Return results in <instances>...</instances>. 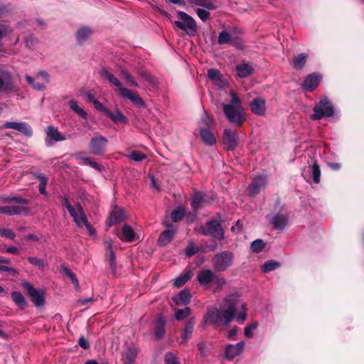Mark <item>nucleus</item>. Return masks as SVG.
I'll return each mask as SVG.
<instances>
[{
    "instance_id": "1",
    "label": "nucleus",
    "mask_w": 364,
    "mask_h": 364,
    "mask_svg": "<svg viewBox=\"0 0 364 364\" xmlns=\"http://www.w3.org/2000/svg\"><path fill=\"white\" fill-rule=\"evenodd\" d=\"M227 308L220 310L217 308L208 309L207 314L203 317L204 324L210 323L216 326L222 322L224 325H228L234 318L238 323H243L247 318V308L245 303L238 304V296L231 294L225 299Z\"/></svg>"
},
{
    "instance_id": "2",
    "label": "nucleus",
    "mask_w": 364,
    "mask_h": 364,
    "mask_svg": "<svg viewBox=\"0 0 364 364\" xmlns=\"http://www.w3.org/2000/svg\"><path fill=\"white\" fill-rule=\"evenodd\" d=\"M230 102L223 105V112L230 123L240 127L247 119L246 114L237 95L235 92L230 91Z\"/></svg>"
},
{
    "instance_id": "3",
    "label": "nucleus",
    "mask_w": 364,
    "mask_h": 364,
    "mask_svg": "<svg viewBox=\"0 0 364 364\" xmlns=\"http://www.w3.org/2000/svg\"><path fill=\"white\" fill-rule=\"evenodd\" d=\"M101 76L107 80L110 84L117 87L119 95L124 99H129L132 104L139 108H144L146 104L142 98L134 92L124 87L119 81L112 73L106 68L102 69L100 72Z\"/></svg>"
},
{
    "instance_id": "4",
    "label": "nucleus",
    "mask_w": 364,
    "mask_h": 364,
    "mask_svg": "<svg viewBox=\"0 0 364 364\" xmlns=\"http://www.w3.org/2000/svg\"><path fill=\"white\" fill-rule=\"evenodd\" d=\"M177 15L179 20L174 21L173 24L185 31L188 35L193 36L197 31V24L194 18L181 11H178Z\"/></svg>"
},
{
    "instance_id": "5",
    "label": "nucleus",
    "mask_w": 364,
    "mask_h": 364,
    "mask_svg": "<svg viewBox=\"0 0 364 364\" xmlns=\"http://www.w3.org/2000/svg\"><path fill=\"white\" fill-rule=\"evenodd\" d=\"M234 258L231 251H222L213 258V265L218 272H223L233 264Z\"/></svg>"
},
{
    "instance_id": "6",
    "label": "nucleus",
    "mask_w": 364,
    "mask_h": 364,
    "mask_svg": "<svg viewBox=\"0 0 364 364\" xmlns=\"http://www.w3.org/2000/svg\"><path fill=\"white\" fill-rule=\"evenodd\" d=\"M212 124V120L209 116L204 114L200 122V136L202 141L207 145L212 146L216 142L215 135L210 132V127Z\"/></svg>"
},
{
    "instance_id": "7",
    "label": "nucleus",
    "mask_w": 364,
    "mask_h": 364,
    "mask_svg": "<svg viewBox=\"0 0 364 364\" xmlns=\"http://www.w3.org/2000/svg\"><path fill=\"white\" fill-rule=\"evenodd\" d=\"M314 114L311 115L313 119H320L323 117H328L333 115L334 109L331 102L327 99L321 100L314 108Z\"/></svg>"
},
{
    "instance_id": "8",
    "label": "nucleus",
    "mask_w": 364,
    "mask_h": 364,
    "mask_svg": "<svg viewBox=\"0 0 364 364\" xmlns=\"http://www.w3.org/2000/svg\"><path fill=\"white\" fill-rule=\"evenodd\" d=\"M201 233L204 235H210L218 240L224 237V231L220 223L216 220H210L201 227Z\"/></svg>"
},
{
    "instance_id": "9",
    "label": "nucleus",
    "mask_w": 364,
    "mask_h": 364,
    "mask_svg": "<svg viewBox=\"0 0 364 364\" xmlns=\"http://www.w3.org/2000/svg\"><path fill=\"white\" fill-rule=\"evenodd\" d=\"M24 289L31 301L37 307L41 308L45 304V291L43 289H36L31 284L24 282Z\"/></svg>"
},
{
    "instance_id": "10",
    "label": "nucleus",
    "mask_w": 364,
    "mask_h": 364,
    "mask_svg": "<svg viewBox=\"0 0 364 364\" xmlns=\"http://www.w3.org/2000/svg\"><path fill=\"white\" fill-rule=\"evenodd\" d=\"M107 139L101 135H95L91 138L89 148L94 155L101 156L105 151L107 145Z\"/></svg>"
},
{
    "instance_id": "11",
    "label": "nucleus",
    "mask_w": 364,
    "mask_h": 364,
    "mask_svg": "<svg viewBox=\"0 0 364 364\" xmlns=\"http://www.w3.org/2000/svg\"><path fill=\"white\" fill-rule=\"evenodd\" d=\"M45 132L46 134L45 142L48 146H52L55 142L63 141L66 139L65 136L54 126H48Z\"/></svg>"
},
{
    "instance_id": "12",
    "label": "nucleus",
    "mask_w": 364,
    "mask_h": 364,
    "mask_svg": "<svg viewBox=\"0 0 364 364\" xmlns=\"http://www.w3.org/2000/svg\"><path fill=\"white\" fill-rule=\"evenodd\" d=\"M223 144L228 150H233L238 144L236 132L230 129H225L223 136Z\"/></svg>"
},
{
    "instance_id": "13",
    "label": "nucleus",
    "mask_w": 364,
    "mask_h": 364,
    "mask_svg": "<svg viewBox=\"0 0 364 364\" xmlns=\"http://www.w3.org/2000/svg\"><path fill=\"white\" fill-rule=\"evenodd\" d=\"M267 218L270 221L274 228L277 230H283L287 224L288 215L284 213H277L273 215H267Z\"/></svg>"
},
{
    "instance_id": "14",
    "label": "nucleus",
    "mask_w": 364,
    "mask_h": 364,
    "mask_svg": "<svg viewBox=\"0 0 364 364\" xmlns=\"http://www.w3.org/2000/svg\"><path fill=\"white\" fill-rule=\"evenodd\" d=\"M322 79L319 73H312L309 75L302 83V87L306 91H312L317 87Z\"/></svg>"
},
{
    "instance_id": "15",
    "label": "nucleus",
    "mask_w": 364,
    "mask_h": 364,
    "mask_svg": "<svg viewBox=\"0 0 364 364\" xmlns=\"http://www.w3.org/2000/svg\"><path fill=\"white\" fill-rule=\"evenodd\" d=\"M69 213L77 227L83 226V223L87 222V216L82 207L79 203H77L73 211Z\"/></svg>"
},
{
    "instance_id": "16",
    "label": "nucleus",
    "mask_w": 364,
    "mask_h": 364,
    "mask_svg": "<svg viewBox=\"0 0 364 364\" xmlns=\"http://www.w3.org/2000/svg\"><path fill=\"white\" fill-rule=\"evenodd\" d=\"M251 111L258 116H263L266 112V101L264 98L258 97L255 98L250 103Z\"/></svg>"
},
{
    "instance_id": "17",
    "label": "nucleus",
    "mask_w": 364,
    "mask_h": 364,
    "mask_svg": "<svg viewBox=\"0 0 364 364\" xmlns=\"http://www.w3.org/2000/svg\"><path fill=\"white\" fill-rule=\"evenodd\" d=\"M267 184L266 177L259 176L255 178L252 183L249 186L248 190L252 196H255L264 189Z\"/></svg>"
},
{
    "instance_id": "18",
    "label": "nucleus",
    "mask_w": 364,
    "mask_h": 364,
    "mask_svg": "<svg viewBox=\"0 0 364 364\" xmlns=\"http://www.w3.org/2000/svg\"><path fill=\"white\" fill-rule=\"evenodd\" d=\"M245 342L240 341L235 345L229 344L226 346L225 354L228 359H232L240 355L244 350Z\"/></svg>"
},
{
    "instance_id": "19",
    "label": "nucleus",
    "mask_w": 364,
    "mask_h": 364,
    "mask_svg": "<svg viewBox=\"0 0 364 364\" xmlns=\"http://www.w3.org/2000/svg\"><path fill=\"white\" fill-rule=\"evenodd\" d=\"M235 72L238 77L245 78L252 74L253 67L250 63L242 62L236 65Z\"/></svg>"
},
{
    "instance_id": "20",
    "label": "nucleus",
    "mask_w": 364,
    "mask_h": 364,
    "mask_svg": "<svg viewBox=\"0 0 364 364\" xmlns=\"http://www.w3.org/2000/svg\"><path fill=\"white\" fill-rule=\"evenodd\" d=\"M124 211L121 208L116 207L110 213L109 218L106 223L107 225L110 227L122 222L124 220Z\"/></svg>"
},
{
    "instance_id": "21",
    "label": "nucleus",
    "mask_w": 364,
    "mask_h": 364,
    "mask_svg": "<svg viewBox=\"0 0 364 364\" xmlns=\"http://www.w3.org/2000/svg\"><path fill=\"white\" fill-rule=\"evenodd\" d=\"M164 225L167 227V230L164 231L159 237L158 244L160 246H165L169 243L175 235V231L172 225L165 223Z\"/></svg>"
},
{
    "instance_id": "22",
    "label": "nucleus",
    "mask_w": 364,
    "mask_h": 364,
    "mask_svg": "<svg viewBox=\"0 0 364 364\" xmlns=\"http://www.w3.org/2000/svg\"><path fill=\"white\" fill-rule=\"evenodd\" d=\"M197 278L201 285H207L213 281L215 273L210 269H203L198 272Z\"/></svg>"
},
{
    "instance_id": "23",
    "label": "nucleus",
    "mask_w": 364,
    "mask_h": 364,
    "mask_svg": "<svg viewBox=\"0 0 364 364\" xmlns=\"http://www.w3.org/2000/svg\"><path fill=\"white\" fill-rule=\"evenodd\" d=\"M191 295L188 289L181 290L177 295L173 297L176 305H186L191 301Z\"/></svg>"
},
{
    "instance_id": "24",
    "label": "nucleus",
    "mask_w": 364,
    "mask_h": 364,
    "mask_svg": "<svg viewBox=\"0 0 364 364\" xmlns=\"http://www.w3.org/2000/svg\"><path fill=\"white\" fill-rule=\"evenodd\" d=\"M138 353V348L135 346L127 348L123 355V363L134 364Z\"/></svg>"
},
{
    "instance_id": "25",
    "label": "nucleus",
    "mask_w": 364,
    "mask_h": 364,
    "mask_svg": "<svg viewBox=\"0 0 364 364\" xmlns=\"http://www.w3.org/2000/svg\"><path fill=\"white\" fill-rule=\"evenodd\" d=\"M119 237L124 241L132 242L134 240L135 232L130 225H124L122 229V236Z\"/></svg>"
},
{
    "instance_id": "26",
    "label": "nucleus",
    "mask_w": 364,
    "mask_h": 364,
    "mask_svg": "<svg viewBox=\"0 0 364 364\" xmlns=\"http://www.w3.org/2000/svg\"><path fill=\"white\" fill-rule=\"evenodd\" d=\"M107 116H108L116 124H127L128 122L127 118L119 109H116L113 112L109 110Z\"/></svg>"
},
{
    "instance_id": "27",
    "label": "nucleus",
    "mask_w": 364,
    "mask_h": 364,
    "mask_svg": "<svg viewBox=\"0 0 364 364\" xmlns=\"http://www.w3.org/2000/svg\"><path fill=\"white\" fill-rule=\"evenodd\" d=\"M188 1L192 5L202 6L208 10H215L218 7L213 0H188Z\"/></svg>"
},
{
    "instance_id": "28",
    "label": "nucleus",
    "mask_w": 364,
    "mask_h": 364,
    "mask_svg": "<svg viewBox=\"0 0 364 364\" xmlns=\"http://www.w3.org/2000/svg\"><path fill=\"white\" fill-rule=\"evenodd\" d=\"M93 33V31L91 28L87 26H82L80 27L77 33H76V38L79 43H81L88 38H90Z\"/></svg>"
},
{
    "instance_id": "29",
    "label": "nucleus",
    "mask_w": 364,
    "mask_h": 364,
    "mask_svg": "<svg viewBox=\"0 0 364 364\" xmlns=\"http://www.w3.org/2000/svg\"><path fill=\"white\" fill-rule=\"evenodd\" d=\"M194 325L195 319L193 318L188 319L186 323L185 328L182 333V339L184 342H186L191 338Z\"/></svg>"
},
{
    "instance_id": "30",
    "label": "nucleus",
    "mask_w": 364,
    "mask_h": 364,
    "mask_svg": "<svg viewBox=\"0 0 364 364\" xmlns=\"http://www.w3.org/2000/svg\"><path fill=\"white\" fill-rule=\"evenodd\" d=\"M165 325L166 322L162 316L157 318L155 325V336L157 338H161L164 336L165 333Z\"/></svg>"
},
{
    "instance_id": "31",
    "label": "nucleus",
    "mask_w": 364,
    "mask_h": 364,
    "mask_svg": "<svg viewBox=\"0 0 364 364\" xmlns=\"http://www.w3.org/2000/svg\"><path fill=\"white\" fill-rule=\"evenodd\" d=\"M70 108L80 117L86 119L87 118V112L80 107L78 106L77 101L75 100H70L68 102Z\"/></svg>"
},
{
    "instance_id": "32",
    "label": "nucleus",
    "mask_w": 364,
    "mask_h": 364,
    "mask_svg": "<svg viewBox=\"0 0 364 364\" xmlns=\"http://www.w3.org/2000/svg\"><path fill=\"white\" fill-rule=\"evenodd\" d=\"M218 43L220 44H232L235 43L231 31H223L218 36Z\"/></svg>"
},
{
    "instance_id": "33",
    "label": "nucleus",
    "mask_w": 364,
    "mask_h": 364,
    "mask_svg": "<svg viewBox=\"0 0 364 364\" xmlns=\"http://www.w3.org/2000/svg\"><path fill=\"white\" fill-rule=\"evenodd\" d=\"M21 211V208L18 205H8L0 207V213L6 214L9 215L19 214Z\"/></svg>"
},
{
    "instance_id": "34",
    "label": "nucleus",
    "mask_w": 364,
    "mask_h": 364,
    "mask_svg": "<svg viewBox=\"0 0 364 364\" xmlns=\"http://www.w3.org/2000/svg\"><path fill=\"white\" fill-rule=\"evenodd\" d=\"M205 202L204 196L201 193H195L191 198V206L194 210H197Z\"/></svg>"
},
{
    "instance_id": "35",
    "label": "nucleus",
    "mask_w": 364,
    "mask_h": 364,
    "mask_svg": "<svg viewBox=\"0 0 364 364\" xmlns=\"http://www.w3.org/2000/svg\"><path fill=\"white\" fill-rule=\"evenodd\" d=\"M307 58V55L306 53H301L296 55L292 63L293 67L295 69H302L306 64Z\"/></svg>"
},
{
    "instance_id": "36",
    "label": "nucleus",
    "mask_w": 364,
    "mask_h": 364,
    "mask_svg": "<svg viewBox=\"0 0 364 364\" xmlns=\"http://www.w3.org/2000/svg\"><path fill=\"white\" fill-rule=\"evenodd\" d=\"M192 272L191 270L186 271L183 274L178 276L176 278L174 281V286L176 287H182L185 283H186L191 277Z\"/></svg>"
},
{
    "instance_id": "37",
    "label": "nucleus",
    "mask_w": 364,
    "mask_h": 364,
    "mask_svg": "<svg viewBox=\"0 0 364 364\" xmlns=\"http://www.w3.org/2000/svg\"><path fill=\"white\" fill-rule=\"evenodd\" d=\"M26 78L28 82L33 87V89L36 90H43L45 89L46 86L44 85V83L42 82L40 80H37L36 77L33 78L29 75H26Z\"/></svg>"
},
{
    "instance_id": "38",
    "label": "nucleus",
    "mask_w": 364,
    "mask_h": 364,
    "mask_svg": "<svg viewBox=\"0 0 364 364\" xmlns=\"http://www.w3.org/2000/svg\"><path fill=\"white\" fill-rule=\"evenodd\" d=\"M184 213L185 209L182 206L178 207L171 212V220L175 223L178 222L183 218Z\"/></svg>"
},
{
    "instance_id": "39",
    "label": "nucleus",
    "mask_w": 364,
    "mask_h": 364,
    "mask_svg": "<svg viewBox=\"0 0 364 364\" xmlns=\"http://www.w3.org/2000/svg\"><path fill=\"white\" fill-rule=\"evenodd\" d=\"M258 326L259 323L257 321H252L250 324L247 325L244 330L245 337L247 338H252L253 332L257 328Z\"/></svg>"
},
{
    "instance_id": "40",
    "label": "nucleus",
    "mask_w": 364,
    "mask_h": 364,
    "mask_svg": "<svg viewBox=\"0 0 364 364\" xmlns=\"http://www.w3.org/2000/svg\"><path fill=\"white\" fill-rule=\"evenodd\" d=\"M280 266L279 262L273 261V260H269L267 261L263 265H262V271L265 273L273 271L278 268Z\"/></svg>"
},
{
    "instance_id": "41",
    "label": "nucleus",
    "mask_w": 364,
    "mask_h": 364,
    "mask_svg": "<svg viewBox=\"0 0 364 364\" xmlns=\"http://www.w3.org/2000/svg\"><path fill=\"white\" fill-rule=\"evenodd\" d=\"M37 178L39 180V186H38L39 192L42 195L46 196L47 194L46 185H47L48 180L43 174H39L37 176Z\"/></svg>"
},
{
    "instance_id": "42",
    "label": "nucleus",
    "mask_w": 364,
    "mask_h": 364,
    "mask_svg": "<svg viewBox=\"0 0 364 364\" xmlns=\"http://www.w3.org/2000/svg\"><path fill=\"white\" fill-rule=\"evenodd\" d=\"M311 170L314 182L316 183H318L320 182L321 170L318 164L316 162H314L313 164Z\"/></svg>"
},
{
    "instance_id": "43",
    "label": "nucleus",
    "mask_w": 364,
    "mask_h": 364,
    "mask_svg": "<svg viewBox=\"0 0 364 364\" xmlns=\"http://www.w3.org/2000/svg\"><path fill=\"white\" fill-rule=\"evenodd\" d=\"M264 247L263 240L257 239L251 243L250 249L253 252H260Z\"/></svg>"
},
{
    "instance_id": "44",
    "label": "nucleus",
    "mask_w": 364,
    "mask_h": 364,
    "mask_svg": "<svg viewBox=\"0 0 364 364\" xmlns=\"http://www.w3.org/2000/svg\"><path fill=\"white\" fill-rule=\"evenodd\" d=\"M191 314V309L186 307L183 309H178L175 313V317L178 321H181L188 317Z\"/></svg>"
},
{
    "instance_id": "45",
    "label": "nucleus",
    "mask_w": 364,
    "mask_h": 364,
    "mask_svg": "<svg viewBox=\"0 0 364 364\" xmlns=\"http://www.w3.org/2000/svg\"><path fill=\"white\" fill-rule=\"evenodd\" d=\"M63 273L68 277L76 289L79 288V282L75 275L66 267H62Z\"/></svg>"
},
{
    "instance_id": "46",
    "label": "nucleus",
    "mask_w": 364,
    "mask_h": 364,
    "mask_svg": "<svg viewBox=\"0 0 364 364\" xmlns=\"http://www.w3.org/2000/svg\"><path fill=\"white\" fill-rule=\"evenodd\" d=\"M107 257L109 260V266H110V268L112 269V272L115 273L116 268H117V262H116L115 254H114L113 250H110V251L108 252Z\"/></svg>"
},
{
    "instance_id": "47",
    "label": "nucleus",
    "mask_w": 364,
    "mask_h": 364,
    "mask_svg": "<svg viewBox=\"0 0 364 364\" xmlns=\"http://www.w3.org/2000/svg\"><path fill=\"white\" fill-rule=\"evenodd\" d=\"M121 73H122V75L125 78V80H127V82L128 83L133 85L134 87H139L138 82L135 80L134 77L131 74L129 73V72H127L125 70H122L121 71Z\"/></svg>"
},
{
    "instance_id": "48",
    "label": "nucleus",
    "mask_w": 364,
    "mask_h": 364,
    "mask_svg": "<svg viewBox=\"0 0 364 364\" xmlns=\"http://www.w3.org/2000/svg\"><path fill=\"white\" fill-rule=\"evenodd\" d=\"M196 11L198 16L203 22L206 21L207 20H208L210 18V14L209 11H208L203 9H197L196 10Z\"/></svg>"
},
{
    "instance_id": "49",
    "label": "nucleus",
    "mask_w": 364,
    "mask_h": 364,
    "mask_svg": "<svg viewBox=\"0 0 364 364\" xmlns=\"http://www.w3.org/2000/svg\"><path fill=\"white\" fill-rule=\"evenodd\" d=\"M213 82L220 89L226 87L228 85V82L223 77L222 75H220L219 77H217L214 81H213Z\"/></svg>"
},
{
    "instance_id": "50",
    "label": "nucleus",
    "mask_w": 364,
    "mask_h": 364,
    "mask_svg": "<svg viewBox=\"0 0 364 364\" xmlns=\"http://www.w3.org/2000/svg\"><path fill=\"white\" fill-rule=\"evenodd\" d=\"M28 262L38 267L39 269H43L45 267V264L43 259L36 257H30L28 258Z\"/></svg>"
},
{
    "instance_id": "51",
    "label": "nucleus",
    "mask_w": 364,
    "mask_h": 364,
    "mask_svg": "<svg viewBox=\"0 0 364 364\" xmlns=\"http://www.w3.org/2000/svg\"><path fill=\"white\" fill-rule=\"evenodd\" d=\"M146 158V156L139 151H133L130 154V159L135 161H141Z\"/></svg>"
},
{
    "instance_id": "52",
    "label": "nucleus",
    "mask_w": 364,
    "mask_h": 364,
    "mask_svg": "<svg viewBox=\"0 0 364 364\" xmlns=\"http://www.w3.org/2000/svg\"><path fill=\"white\" fill-rule=\"evenodd\" d=\"M82 161L85 164L89 165L91 167L94 168L95 169H96L99 171H101V170H102L101 166L100 164H98L97 162L92 161L90 158L85 157V158L82 159Z\"/></svg>"
},
{
    "instance_id": "53",
    "label": "nucleus",
    "mask_w": 364,
    "mask_h": 364,
    "mask_svg": "<svg viewBox=\"0 0 364 364\" xmlns=\"http://www.w3.org/2000/svg\"><path fill=\"white\" fill-rule=\"evenodd\" d=\"M36 77H37V80H40L43 82L45 86L49 82V75L46 71L39 72Z\"/></svg>"
},
{
    "instance_id": "54",
    "label": "nucleus",
    "mask_w": 364,
    "mask_h": 364,
    "mask_svg": "<svg viewBox=\"0 0 364 364\" xmlns=\"http://www.w3.org/2000/svg\"><path fill=\"white\" fill-rule=\"evenodd\" d=\"M166 364H178L176 357L171 353H168L165 357Z\"/></svg>"
},
{
    "instance_id": "55",
    "label": "nucleus",
    "mask_w": 364,
    "mask_h": 364,
    "mask_svg": "<svg viewBox=\"0 0 364 364\" xmlns=\"http://www.w3.org/2000/svg\"><path fill=\"white\" fill-rule=\"evenodd\" d=\"M4 127L8 129H14L18 131H22L23 124L17 122H7L4 124Z\"/></svg>"
},
{
    "instance_id": "56",
    "label": "nucleus",
    "mask_w": 364,
    "mask_h": 364,
    "mask_svg": "<svg viewBox=\"0 0 364 364\" xmlns=\"http://www.w3.org/2000/svg\"><path fill=\"white\" fill-rule=\"evenodd\" d=\"M95 107L100 112H104L106 115L109 112V109L107 108L102 103H101L99 100H96L93 103Z\"/></svg>"
},
{
    "instance_id": "57",
    "label": "nucleus",
    "mask_w": 364,
    "mask_h": 364,
    "mask_svg": "<svg viewBox=\"0 0 364 364\" xmlns=\"http://www.w3.org/2000/svg\"><path fill=\"white\" fill-rule=\"evenodd\" d=\"M11 296L16 304H17L19 306L23 304V296L19 292H13Z\"/></svg>"
},
{
    "instance_id": "58",
    "label": "nucleus",
    "mask_w": 364,
    "mask_h": 364,
    "mask_svg": "<svg viewBox=\"0 0 364 364\" xmlns=\"http://www.w3.org/2000/svg\"><path fill=\"white\" fill-rule=\"evenodd\" d=\"M220 75L221 74L220 72L217 70L210 69L208 70V76L212 82L214 81L217 77H219Z\"/></svg>"
},
{
    "instance_id": "59",
    "label": "nucleus",
    "mask_w": 364,
    "mask_h": 364,
    "mask_svg": "<svg viewBox=\"0 0 364 364\" xmlns=\"http://www.w3.org/2000/svg\"><path fill=\"white\" fill-rule=\"evenodd\" d=\"M62 204L65 206V208H67L68 211L70 213L71 211H73V210L75 208V207H73L70 201H69V199L67 198V197H63V199H62Z\"/></svg>"
},
{
    "instance_id": "60",
    "label": "nucleus",
    "mask_w": 364,
    "mask_h": 364,
    "mask_svg": "<svg viewBox=\"0 0 364 364\" xmlns=\"http://www.w3.org/2000/svg\"><path fill=\"white\" fill-rule=\"evenodd\" d=\"M83 225L85 226L86 230H87L88 233L91 236H95L96 235V231L94 228L89 223L88 220H87V222L83 223Z\"/></svg>"
},
{
    "instance_id": "61",
    "label": "nucleus",
    "mask_w": 364,
    "mask_h": 364,
    "mask_svg": "<svg viewBox=\"0 0 364 364\" xmlns=\"http://www.w3.org/2000/svg\"><path fill=\"white\" fill-rule=\"evenodd\" d=\"M198 251V248L194 246H189L187 247L186 250V254L188 257H191L196 253H197Z\"/></svg>"
},
{
    "instance_id": "62",
    "label": "nucleus",
    "mask_w": 364,
    "mask_h": 364,
    "mask_svg": "<svg viewBox=\"0 0 364 364\" xmlns=\"http://www.w3.org/2000/svg\"><path fill=\"white\" fill-rule=\"evenodd\" d=\"M242 225L240 220H237L235 225H232L231 230L235 233H239L242 231Z\"/></svg>"
},
{
    "instance_id": "63",
    "label": "nucleus",
    "mask_w": 364,
    "mask_h": 364,
    "mask_svg": "<svg viewBox=\"0 0 364 364\" xmlns=\"http://www.w3.org/2000/svg\"><path fill=\"white\" fill-rule=\"evenodd\" d=\"M212 282L215 283L217 286L219 287L225 284V279L223 277H218L215 274V278Z\"/></svg>"
},
{
    "instance_id": "64",
    "label": "nucleus",
    "mask_w": 364,
    "mask_h": 364,
    "mask_svg": "<svg viewBox=\"0 0 364 364\" xmlns=\"http://www.w3.org/2000/svg\"><path fill=\"white\" fill-rule=\"evenodd\" d=\"M1 233L2 235L10 239H14L15 236V235L9 229H3L1 230Z\"/></svg>"
}]
</instances>
